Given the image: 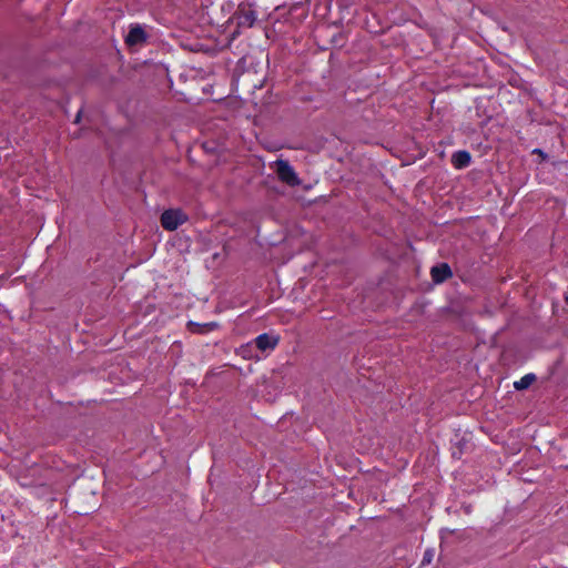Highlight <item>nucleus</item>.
Listing matches in <instances>:
<instances>
[{"label":"nucleus","instance_id":"obj_1","mask_svg":"<svg viewBox=\"0 0 568 568\" xmlns=\"http://www.w3.org/2000/svg\"><path fill=\"white\" fill-rule=\"evenodd\" d=\"M232 20L236 21V27L239 29L252 28L257 20V14L251 3L241 2L237 6L236 11L233 13Z\"/></svg>","mask_w":568,"mask_h":568},{"label":"nucleus","instance_id":"obj_2","mask_svg":"<svg viewBox=\"0 0 568 568\" xmlns=\"http://www.w3.org/2000/svg\"><path fill=\"white\" fill-rule=\"evenodd\" d=\"M275 166L276 175L281 182L292 187L301 184V179L287 160H277Z\"/></svg>","mask_w":568,"mask_h":568},{"label":"nucleus","instance_id":"obj_3","mask_svg":"<svg viewBox=\"0 0 568 568\" xmlns=\"http://www.w3.org/2000/svg\"><path fill=\"white\" fill-rule=\"evenodd\" d=\"M187 221V215L180 209H169L161 214V225L166 231H175Z\"/></svg>","mask_w":568,"mask_h":568},{"label":"nucleus","instance_id":"obj_4","mask_svg":"<svg viewBox=\"0 0 568 568\" xmlns=\"http://www.w3.org/2000/svg\"><path fill=\"white\" fill-rule=\"evenodd\" d=\"M148 33L142 26L135 23L131 24L128 34L125 36V43L128 47H141L148 41Z\"/></svg>","mask_w":568,"mask_h":568},{"label":"nucleus","instance_id":"obj_5","mask_svg":"<svg viewBox=\"0 0 568 568\" xmlns=\"http://www.w3.org/2000/svg\"><path fill=\"white\" fill-rule=\"evenodd\" d=\"M430 276L435 284H442L453 277V271L447 263H439L430 268Z\"/></svg>","mask_w":568,"mask_h":568},{"label":"nucleus","instance_id":"obj_6","mask_svg":"<svg viewBox=\"0 0 568 568\" xmlns=\"http://www.w3.org/2000/svg\"><path fill=\"white\" fill-rule=\"evenodd\" d=\"M278 336L271 335L267 333L260 334L255 339L254 344L257 349L262 352L272 351L274 349L278 344Z\"/></svg>","mask_w":568,"mask_h":568},{"label":"nucleus","instance_id":"obj_7","mask_svg":"<svg viewBox=\"0 0 568 568\" xmlns=\"http://www.w3.org/2000/svg\"><path fill=\"white\" fill-rule=\"evenodd\" d=\"M455 437L456 440H452V457L454 459H460L462 456L468 450L470 442L465 436H459L458 434H456Z\"/></svg>","mask_w":568,"mask_h":568},{"label":"nucleus","instance_id":"obj_8","mask_svg":"<svg viewBox=\"0 0 568 568\" xmlns=\"http://www.w3.org/2000/svg\"><path fill=\"white\" fill-rule=\"evenodd\" d=\"M450 161L455 169H465L470 165L471 155L466 150H459L453 153Z\"/></svg>","mask_w":568,"mask_h":568},{"label":"nucleus","instance_id":"obj_9","mask_svg":"<svg viewBox=\"0 0 568 568\" xmlns=\"http://www.w3.org/2000/svg\"><path fill=\"white\" fill-rule=\"evenodd\" d=\"M186 327L191 333L205 334L216 329L219 327V324L216 322L200 324L193 321H189Z\"/></svg>","mask_w":568,"mask_h":568},{"label":"nucleus","instance_id":"obj_10","mask_svg":"<svg viewBox=\"0 0 568 568\" xmlns=\"http://www.w3.org/2000/svg\"><path fill=\"white\" fill-rule=\"evenodd\" d=\"M536 379H537V377L535 374H532V373L526 374L519 381L514 383V387L516 390L528 389Z\"/></svg>","mask_w":568,"mask_h":568},{"label":"nucleus","instance_id":"obj_11","mask_svg":"<svg viewBox=\"0 0 568 568\" xmlns=\"http://www.w3.org/2000/svg\"><path fill=\"white\" fill-rule=\"evenodd\" d=\"M434 556H435V550L433 548L426 549L423 555L420 566H427V565L432 564Z\"/></svg>","mask_w":568,"mask_h":568},{"label":"nucleus","instance_id":"obj_12","mask_svg":"<svg viewBox=\"0 0 568 568\" xmlns=\"http://www.w3.org/2000/svg\"><path fill=\"white\" fill-rule=\"evenodd\" d=\"M532 154H538V156H541L542 161L548 159L547 153H545L541 149H535Z\"/></svg>","mask_w":568,"mask_h":568},{"label":"nucleus","instance_id":"obj_13","mask_svg":"<svg viewBox=\"0 0 568 568\" xmlns=\"http://www.w3.org/2000/svg\"><path fill=\"white\" fill-rule=\"evenodd\" d=\"M342 39H343V34L338 33L333 37L332 42L335 43L336 45H342V43H341Z\"/></svg>","mask_w":568,"mask_h":568},{"label":"nucleus","instance_id":"obj_14","mask_svg":"<svg viewBox=\"0 0 568 568\" xmlns=\"http://www.w3.org/2000/svg\"><path fill=\"white\" fill-rule=\"evenodd\" d=\"M463 509H464L465 514L469 515L473 511V506L470 504H467V505L464 504Z\"/></svg>","mask_w":568,"mask_h":568},{"label":"nucleus","instance_id":"obj_15","mask_svg":"<svg viewBox=\"0 0 568 568\" xmlns=\"http://www.w3.org/2000/svg\"><path fill=\"white\" fill-rule=\"evenodd\" d=\"M80 118H81V111L78 112L77 116H75V121L74 122H79L80 121Z\"/></svg>","mask_w":568,"mask_h":568},{"label":"nucleus","instance_id":"obj_16","mask_svg":"<svg viewBox=\"0 0 568 568\" xmlns=\"http://www.w3.org/2000/svg\"><path fill=\"white\" fill-rule=\"evenodd\" d=\"M565 301H566V303H567V305H568V295L565 297Z\"/></svg>","mask_w":568,"mask_h":568},{"label":"nucleus","instance_id":"obj_17","mask_svg":"<svg viewBox=\"0 0 568 568\" xmlns=\"http://www.w3.org/2000/svg\"><path fill=\"white\" fill-rule=\"evenodd\" d=\"M4 277L3 276H0V281H2Z\"/></svg>","mask_w":568,"mask_h":568}]
</instances>
